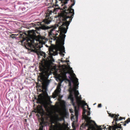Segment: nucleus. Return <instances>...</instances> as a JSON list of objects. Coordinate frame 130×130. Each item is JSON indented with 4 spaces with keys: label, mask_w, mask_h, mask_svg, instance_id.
<instances>
[{
    "label": "nucleus",
    "mask_w": 130,
    "mask_h": 130,
    "mask_svg": "<svg viewBox=\"0 0 130 130\" xmlns=\"http://www.w3.org/2000/svg\"><path fill=\"white\" fill-rule=\"evenodd\" d=\"M69 0H62V2L64 4H66L67 3L68 1Z\"/></svg>",
    "instance_id": "obj_13"
},
{
    "label": "nucleus",
    "mask_w": 130,
    "mask_h": 130,
    "mask_svg": "<svg viewBox=\"0 0 130 130\" xmlns=\"http://www.w3.org/2000/svg\"><path fill=\"white\" fill-rule=\"evenodd\" d=\"M53 12L52 10L48 11L46 13V18L43 21L39 22L37 24L38 25L40 26L39 28L44 30H45L51 28L48 31V35L50 36L53 37L54 40H56V46L54 47H49L48 48V52L47 55H46L44 52H42L40 48L43 47V44H45V42L40 40L38 41V43L36 44L34 42L35 39L34 36L30 35L29 38H23V34H20L19 37L22 38L21 42L22 45H24L25 48L31 52L36 53L38 55L43 56L46 59L45 61L44 66L48 69H50L52 67V65L54 62V60L53 58V56H55L58 54V52H60V55L63 57L64 54L63 53H65V48L63 46L64 44L65 38L66 35L63 32L61 31L58 28L60 31L59 37L57 36L59 33L58 31H56L55 29L57 27H58L59 25L56 24L54 26H48L46 24H49L51 21V18L47 17L50 15Z\"/></svg>",
    "instance_id": "obj_1"
},
{
    "label": "nucleus",
    "mask_w": 130,
    "mask_h": 130,
    "mask_svg": "<svg viewBox=\"0 0 130 130\" xmlns=\"http://www.w3.org/2000/svg\"><path fill=\"white\" fill-rule=\"evenodd\" d=\"M95 104H96V103L94 104V105H95Z\"/></svg>",
    "instance_id": "obj_25"
},
{
    "label": "nucleus",
    "mask_w": 130,
    "mask_h": 130,
    "mask_svg": "<svg viewBox=\"0 0 130 130\" xmlns=\"http://www.w3.org/2000/svg\"><path fill=\"white\" fill-rule=\"evenodd\" d=\"M61 126L60 124L56 123L55 125H53L52 124L50 127V130H58L61 128Z\"/></svg>",
    "instance_id": "obj_7"
},
{
    "label": "nucleus",
    "mask_w": 130,
    "mask_h": 130,
    "mask_svg": "<svg viewBox=\"0 0 130 130\" xmlns=\"http://www.w3.org/2000/svg\"><path fill=\"white\" fill-rule=\"evenodd\" d=\"M129 122H130V119L129 118L127 120L125 121V122L126 123H128Z\"/></svg>",
    "instance_id": "obj_15"
},
{
    "label": "nucleus",
    "mask_w": 130,
    "mask_h": 130,
    "mask_svg": "<svg viewBox=\"0 0 130 130\" xmlns=\"http://www.w3.org/2000/svg\"><path fill=\"white\" fill-rule=\"evenodd\" d=\"M47 47H49L48 46V45H45Z\"/></svg>",
    "instance_id": "obj_19"
},
{
    "label": "nucleus",
    "mask_w": 130,
    "mask_h": 130,
    "mask_svg": "<svg viewBox=\"0 0 130 130\" xmlns=\"http://www.w3.org/2000/svg\"><path fill=\"white\" fill-rule=\"evenodd\" d=\"M104 125H103V126L102 127V126H100L98 127V128H97L96 126H95V127L96 129L98 130H102L103 129H103H106L107 130H108V127H109L110 126H108L107 125V126H108V127L107 128H106V126H104Z\"/></svg>",
    "instance_id": "obj_10"
},
{
    "label": "nucleus",
    "mask_w": 130,
    "mask_h": 130,
    "mask_svg": "<svg viewBox=\"0 0 130 130\" xmlns=\"http://www.w3.org/2000/svg\"><path fill=\"white\" fill-rule=\"evenodd\" d=\"M104 125H103V126L102 127V126H100L98 127V128H97L96 126H95V127L96 129L98 130H102L103 129H103H106L107 130H108V127H109L110 126H108L107 125V126H108V127L107 128H106V126H104Z\"/></svg>",
    "instance_id": "obj_11"
},
{
    "label": "nucleus",
    "mask_w": 130,
    "mask_h": 130,
    "mask_svg": "<svg viewBox=\"0 0 130 130\" xmlns=\"http://www.w3.org/2000/svg\"><path fill=\"white\" fill-rule=\"evenodd\" d=\"M61 85V84H59L57 86L56 89L53 93V95L54 98H55L57 96H59L61 90L60 88Z\"/></svg>",
    "instance_id": "obj_6"
},
{
    "label": "nucleus",
    "mask_w": 130,
    "mask_h": 130,
    "mask_svg": "<svg viewBox=\"0 0 130 130\" xmlns=\"http://www.w3.org/2000/svg\"><path fill=\"white\" fill-rule=\"evenodd\" d=\"M73 1V3L69 8L64 5L63 7V12L61 14L60 18V20L63 21L61 26H58V28L64 34L66 33L68 26L72 21L74 14V10L72 8L75 4V0Z\"/></svg>",
    "instance_id": "obj_3"
},
{
    "label": "nucleus",
    "mask_w": 130,
    "mask_h": 130,
    "mask_svg": "<svg viewBox=\"0 0 130 130\" xmlns=\"http://www.w3.org/2000/svg\"><path fill=\"white\" fill-rule=\"evenodd\" d=\"M32 31H33V32H32V33H33V32L34 33V31L33 30H32Z\"/></svg>",
    "instance_id": "obj_21"
},
{
    "label": "nucleus",
    "mask_w": 130,
    "mask_h": 130,
    "mask_svg": "<svg viewBox=\"0 0 130 130\" xmlns=\"http://www.w3.org/2000/svg\"><path fill=\"white\" fill-rule=\"evenodd\" d=\"M110 116H111L112 117H114L115 118V119H114V120H115V121L116 122L117 121H118L119 120H122L123 118H122V117H120L119 119H118V117L119 116V115H118L117 116V115L115 114H110Z\"/></svg>",
    "instance_id": "obj_9"
},
{
    "label": "nucleus",
    "mask_w": 130,
    "mask_h": 130,
    "mask_svg": "<svg viewBox=\"0 0 130 130\" xmlns=\"http://www.w3.org/2000/svg\"><path fill=\"white\" fill-rule=\"evenodd\" d=\"M40 100L41 101V102H43V96L41 94H40Z\"/></svg>",
    "instance_id": "obj_14"
},
{
    "label": "nucleus",
    "mask_w": 130,
    "mask_h": 130,
    "mask_svg": "<svg viewBox=\"0 0 130 130\" xmlns=\"http://www.w3.org/2000/svg\"><path fill=\"white\" fill-rule=\"evenodd\" d=\"M98 107H101V104H99Z\"/></svg>",
    "instance_id": "obj_17"
},
{
    "label": "nucleus",
    "mask_w": 130,
    "mask_h": 130,
    "mask_svg": "<svg viewBox=\"0 0 130 130\" xmlns=\"http://www.w3.org/2000/svg\"><path fill=\"white\" fill-rule=\"evenodd\" d=\"M43 126L42 125H41V126L40 127V130H43Z\"/></svg>",
    "instance_id": "obj_16"
},
{
    "label": "nucleus",
    "mask_w": 130,
    "mask_h": 130,
    "mask_svg": "<svg viewBox=\"0 0 130 130\" xmlns=\"http://www.w3.org/2000/svg\"><path fill=\"white\" fill-rule=\"evenodd\" d=\"M69 62V61H68V60H67V62Z\"/></svg>",
    "instance_id": "obj_22"
},
{
    "label": "nucleus",
    "mask_w": 130,
    "mask_h": 130,
    "mask_svg": "<svg viewBox=\"0 0 130 130\" xmlns=\"http://www.w3.org/2000/svg\"><path fill=\"white\" fill-rule=\"evenodd\" d=\"M44 107L45 109L46 110V111L47 112H49V107L47 105H45L44 106Z\"/></svg>",
    "instance_id": "obj_12"
},
{
    "label": "nucleus",
    "mask_w": 130,
    "mask_h": 130,
    "mask_svg": "<svg viewBox=\"0 0 130 130\" xmlns=\"http://www.w3.org/2000/svg\"><path fill=\"white\" fill-rule=\"evenodd\" d=\"M88 108V109L90 110V108Z\"/></svg>",
    "instance_id": "obj_20"
},
{
    "label": "nucleus",
    "mask_w": 130,
    "mask_h": 130,
    "mask_svg": "<svg viewBox=\"0 0 130 130\" xmlns=\"http://www.w3.org/2000/svg\"><path fill=\"white\" fill-rule=\"evenodd\" d=\"M25 8H22V10H25Z\"/></svg>",
    "instance_id": "obj_18"
},
{
    "label": "nucleus",
    "mask_w": 130,
    "mask_h": 130,
    "mask_svg": "<svg viewBox=\"0 0 130 130\" xmlns=\"http://www.w3.org/2000/svg\"><path fill=\"white\" fill-rule=\"evenodd\" d=\"M69 67L71 70V72L73 73V78L71 77V74L70 72L66 71L64 70L61 72L60 74L58 75L57 78L61 82L64 80H67V76L70 79L71 82H69V84L70 86L69 89L70 95L68 98L71 100V102L74 107L75 116L77 118L78 113V109L79 106L87 105L88 107V106L85 101L81 100L82 98L80 95H79L80 97L78 96L79 93L78 90H76L78 87V79L76 77L75 74L73 73V71L72 70V68L70 67Z\"/></svg>",
    "instance_id": "obj_2"
},
{
    "label": "nucleus",
    "mask_w": 130,
    "mask_h": 130,
    "mask_svg": "<svg viewBox=\"0 0 130 130\" xmlns=\"http://www.w3.org/2000/svg\"><path fill=\"white\" fill-rule=\"evenodd\" d=\"M49 76L48 72L45 71L43 72L40 76L41 82L43 85V88L45 90L44 92V101L45 102H51L50 97L49 96L47 92V87L50 82V80L47 79Z\"/></svg>",
    "instance_id": "obj_4"
},
{
    "label": "nucleus",
    "mask_w": 130,
    "mask_h": 130,
    "mask_svg": "<svg viewBox=\"0 0 130 130\" xmlns=\"http://www.w3.org/2000/svg\"><path fill=\"white\" fill-rule=\"evenodd\" d=\"M86 111V110L85 109L83 110V118L86 121V125L88 126V127L87 130H98L96 129L95 127L92 123V122H93L94 123L95 125L96 126L97 128H98V126L96 125L94 121L90 120L91 117L88 116L90 115V112L88 111L87 115H86L85 114Z\"/></svg>",
    "instance_id": "obj_5"
},
{
    "label": "nucleus",
    "mask_w": 130,
    "mask_h": 130,
    "mask_svg": "<svg viewBox=\"0 0 130 130\" xmlns=\"http://www.w3.org/2000/svg\"><path fill=\"white\" fill-rule=\"evenodd\" d=\"M115 123L116 125H114L112 126L109 127L107 130H120V129H118V128H120V127H119L117 125L116 122Z\"/></svg>",
    "instance_id": "obj_8"
},
{
    "label": "nucleus",
    "mask_w": 130,
    "mask_h": 130,
    "mask_svg": "<svg viewBox=\"0 0 130 130\" xmlns=\"http://www.w3.org/2000/svg\"><path fill=\"white\" fill-rule=\"evenodd\" d=\"M124 126H125V125H126V124H124Z\"/></svg>",
    "instance_id": "obj_23"
},
{
    "label": "nucleus",
    "mask_w": 130,
    "mask_h": 130,
    "mask_svg": "<svg viewBox=\"0 0 130 130\" xmlns=\"http://www.w3.org/2000/svg\"><path fill=\"white\" fill-rule=\"evenodd\" d=\"M113 122H114V121H113L112 122V123H113Z\"/></svg>",
    "instance_id": "obj_24"
}]
</instances>
